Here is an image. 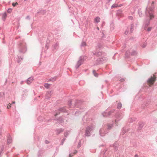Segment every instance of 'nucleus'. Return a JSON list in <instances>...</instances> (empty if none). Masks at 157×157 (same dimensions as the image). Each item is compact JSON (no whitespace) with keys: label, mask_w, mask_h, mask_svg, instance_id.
I'll return each instance as SVG.
<instances>
[{"label":"nucleus","mask_w":157,"mask_h":157,"mask_svg":"<svg viewBox=\"0 0 157 157\" xmlns=\"http://www.w3.org/2000/svg\"><path fill=\"white\" fill-rule=\"evenodd\" d=\"M113 123L112 124H107V129L108 130H110L113 127Z\"/></svg>","instance_id":"obj_18"},{"label":"nucleus","mask_w":157,"mask_h":157,"mask_svg":"<svg viewBox=\"0 0 157 157\" xmlns=\"http://www.w3.org/2000/svg\"><path fill=\"white\" fill-rule=\"evenodd\" d=\"M2 131V129L1 128H0V136L1 135V133Z\"/></svg>","instance_id":"obj_53"},{"label":"nucleus","mask_w":157,"mask_h":157,"mask_svg":"<svg viewBox=\"0 0 157 157\" xmlns=\"http://www.w3.org/2000/svg\"><path fill=\"white\" fill-rule=\"evenodd\" d=\"M101 47L102 45L101 44H98L96 47V49H98V48H101Z\"/></svg>","instance_id":"obj_30"},{"label":"nucleus","mask_w":157,"mask_h":157,"mask_svg":"<svg viewBox=\"0 0 157 157\" xmlns=\"http://www.w3.org/2000/svg\"><path fill=\"white\" fill-rule=\"evenodd\" d=\"M46 13V11L45 10H44L42 9H41L40 10V11L38 12L37 13V14H38L39 13H40L41 14L44 15Z\"/></svg>","instance_id":"obj_17"},{"label":"nucleus","mask_w":157,"mask_h":157,"mask_svg":"<svg viewBox=\"0 0 157 157\" xmlns=\"http://www.w3.org/2000/svg\"><path fill=\"white\" fill-rule=\"evenodd\" d=\"M69 131H66V132H65L64 133V136L67 137V136H68L69 133Z\"/></svg>","instance_id":"obj_32"},{"label":"nucleus","mask_w":157,"mask_h":157,"mask_svg":"<svg viewBox=\"0 0 157 157\" xmlns=\"http://www.w3.org/2000/svg\"><path fill=\"white\" fill-rule=\"evenodd\" d=\"M17 4V2H16L15 3H12V5L13 6H15Z\"/></svg>","instance_id":"obj_45"},{"label":"nucleus","mask_w":157,"mask_h":157,"mask_svg":"<svg viewBox=\"0 0 157 157\" xmlns=\"http://www.w3.org/2000/svg\"><path fill=\"white\" fill-rule=\"evenodd\" d=\"M107 133V131H105V129L104 128H102L100 130L99 133L101 136H104Z\"/></svg>","instance_id":"obj_11"},{"label":"nucleus","mask_w":157,"mask_h":157,"mask_svg":"<svg viewBox=\"0 0 157 157\" xmlns=\"http://www.w3.org/2000/svg\"><path fill=\"white\" fill-rule=\"evenodd\" d=\"M106 58L105 57L99 58L97 59V61L98 64H99L106 61Z\"/></svg>","instance_id":"obj_9"},{"label":"nucleus","mask_w":157,"mask_h":157,"mask_svg":"<svg viewBox=\"0 0 157 157\" xmlns=\"http://www.w3.org/2000/svg\"><path fill=\"white\" fill-rule=\"evenodd\" d=\"M116 119L115 120V124H117V122L120 121L122 117V115L119 113H117L116 114Z\"/></svg>","instance_id":"obj_8"},{"label":"nucleus","mask_w":157,"mask_h":157,"mask_svg":"<svg viewBox=\"0 0 157 157\" xmlns=\"http://www.w3.org/2000/svg\"><path fill=\"white\" fill-rule=\"evenodd\" d=\"M72 100H69L68 101V105L69 106L71 107L72 104Z\"/></svg>","instance_id":"obj_36"},{"label":"nucleus","mask_w":157,"mask_h":157,"mask_svg":"<svg viewBox=\"0 0 157 157\" xmlns=\"http://www.w3.org/2000/svg\"><path fill=\"white\" fill-rule=\"evenodd\" d=\"M154 2H152L151 4V7L146 9L145 14L147 17L146 19L144 21L145 27H147L149 24L150 20L154 18V16L153 14L152 11L154 8L153 4Z\"/></svg>","instance_id":"obj_1"},{"label":"nucleus","mask_w":157,"mask_h":157,"mask_svg":"<svg viewBox=\"0 0 157 157\" xmlns=\"http://www.w3.org/2000/svg\"><path fill=\"white\" fill-rule=\"evenodd\" d=\"M156 80V77L154 75L153 76H151L150 78H149L147 81L146 84L145 85L147 87H151L153 85L154 83L155 82Z\"/></svg>","instance_id":"obj_4"},{"label":"nucleus","mask_w":157,"mask_h":157,"mask_svg":"<svg viewBox=\"0 0 157 157\" xmlns=\"http://www.w3.org/2000/svg\"><path fill=\"white\" fill-rule=\"evenodd\" d=\"M51 85V84H50L45 83L44 84V86L46 88H48L50 87Z\"/></svg>","instance_id":"obj_26"},{"label":"nucleus","mask_w":157,"mask_h":157,"mask_svg":"<svg viewBox=\"0 0 157 157\" xmlns=\"http://www.w3.org/2000/svg\"><path fill=\"white\" fill-rule=\"evenodd\" d=\"M15 103V101H13V104H14V103Z\"/></svg>","instance_id":"obj_62"},{"label":"nucleus","mask_w":157,"mask_h":157,"mask_svg":"<svg viewBox=\"0 0 157 157\" xmlns=\"http://www.w3.org/2000/svg\"><path fill=\"white\" fill-rule=\"evenodd\" d=\"M147 45V44L146 43H144V44H143V45H142V47L143 48H144L146 47V46Z\"/></svg>","instance_id":"obj_43"},{"label":"nucleus","mask_w":157,"mask_h":157,"mask_svg":"<svg viewBox=\"0 0 157 157\" xmlns=\"http://www.w3.org/2000/svg\"><path fill=\"white\" fill-rule=\"evenodd\" d=\"M86 117V115L84 116H83V117L82 119V120L84 122H85V117Z\"/></svg>","instance_id":"obj_47"},{"label":"nucleus","mask_w":157,"mask_h":157,"mask_svg":"<svg viewBox=\"0 0 157 157\" xmlns=\"http://www.w3.org/2000/svg\"><path fill=\"white\" fill-rule=\"evenodd\" d=\"M138 14L140 17H141L142 15V11L140 10H139L138 11Z\"/></svg>","instance_id":"obj_35"},{"label":"nucleus","mask_w":157,"mask_h":157,"mask_svg":"<svg viewBox=\"0 0 157 157\" xmlns=\"http://www.w3.org/2000/svg\"><path fill=\"white\" fill-rule=\"evenodd\" d=\"M137 54V53L135 51H133L132 52L130 53V55L132 56H135Z\"/></svg>","instance_id":"obj_28"},{"label":"nucleus","mask_w":157,"mask_h":157,"mask_svg":"<svg viewBox=\"0 0 157 157\" xmlns=\"http://www.w3.org/2000/svg\"><path fill=\"white\" fill-rule=\"evenodd\" d=\"M52 80H53V81H54L56 80V77H55L53 78H51Z\"/></svg>","instance_id":"obj_46"},{"label":"nucleus","mask_w":157,"mask_h":157,"mask_svg":"<svg viewBox=\"0 0 157 157\" xmlns=\"http://www.w3.org/2000/svg\"><path fill=\"white\" fill-rule=\"evenodd\" d=\"M122 106V104L120 102H119L117 105V108L118 109H121Z\"/></svg>","instance_id":"obj_23"},{"label":"nucleus","mask_w":157,"mask_h":157,"mask_svg":"<svg viewBox=\"0 0 157 157\" xmlns=\"http://www.w3.org/2000/svg\"><path fill=\"white\" fill-rule=\"evenodd\" d=\"M82 102V101L81 100H76L75 103V106H76L77 105L78 103H80Z\"/></svg>","instance_id":"obj_29"},{"label":"nucleus","mask_w":157,"mask_h":157,"mask_svg":"<svg viewBox=\"0 0 157 157\" xmlns=\"http://www.w3.org/2000/svg\"><path fill=\"white\" fill-rule=\"evenodd\" d=\"M17 48L19 52L21 54L25 53L27 51L26 43L24 41H20L17 44Z\"/></svg>","instance_id":"obj_2"},{"label":"nucleus","mask_w":157,"mask_h":157,"mask_svg":"<svg viewBox=\"0 0 157 157\" xmlns=\"http://www.w3.org/2000/svg\"><path fill=\"white\" fill-rule=\"evenodd\" d=\"M128 33V31H125V33H125V34L126 35H127V34Z\"/></svg>","instance_id":"obj_58"},{"label":"nucleus","mask_w":157,"mask_h":157,"mask_svg":"<svg viewBox=\"0 0 157 157\" xmlns=\"http://www.w3.org/2000/svg\"><path fill=\"white\" fill-rule=\"evenodd\" d=\"M135 157H138V156L137 154L135 155Z\"/></svg>","instance_id":"obj_61"},{"label":"nucleus","mask_w":157,"mask_h":157,"mask_svg":"<svg viewBox=\"0 0 157 157\" xmlns=\"http://www.w3.org/2000/svg\"><path fill=\"white\" fill-rule=\"evenodd\" d=\"M134 25L133 24H132L131 26V30H130V32L131 33H132L133 31V30L132 29H133L134 27Z\"/></svg>","instance_id":"obj_38"},{"label":"nucleus","mask_w":157,"mask_h":157,"mask_svg":"<svg viewBox=\"0 0 157 157\" xmlns=\"http://www.w3.org/2000/svg\"><path fill=\"white\" fill-rule=\"evenodd\" d=\"M54 120L57 121L59 123H62L64 121V120L62 117H60L58 119H54Z\"/></svg>","instance_id":"obj_16"},{"label":"nucleus","mask_w":157,"mask_h":157,"mask_svg":"<svg viewBox=\"0 0 157 157\" xmlns=\"http://www.w3.org/2000/svg\"><path fill=\"white\" fill-rule=\"evenodd\" d=\"M11 104L10 103L8 104L7 106V109H9L11 107Z\"/></svg>","instance_id":"obj_42"},{"label":"nucleus","mask_w":157,"mask_h":157,"mask_svg":"<svg viewBox=\"0 0 157 157\" xmlns=\"http://www.w3.org/2000/svg\"><path fill=\"white\" fill-rule=\"evenodd\" d=\"M12 11V9H11V8H9L7 10V12L8 13H11V12Z\"/></svg>","instance_id":"obj_41"},{"label":"nucleus","mask_w":157,"mask_h":157,"mask_svg":"<svg viewBox=\"0 0 157 157\" xmlns=\"http://www.w3.org/2000/svg\"><path fill=\"white\" fill-rule=\"evenodd\" d=\"M48 81H52L53 82V80H52V78H50L48 80Z\"/></svg>","instance_id":"obj_55"},{"label":"nucleus","mask_w":157,"mask_h":157,"mask_svg":"<svg viewBox=\"0 0 157 157\" xmlns=\"http://www.w3.org/2000/svg\"><path fill=\"white\" fill-rule=\"evenodd\" d=\"M135 121V120H132V119L131 118L130 119V122H132L133 121Z\"/></svg>","instance_id":"obj_56"},{"label":"nucleus","mask_w":157,"mask_h":157,"mask_svg":"<svg viewBox=\"0 0 157 157\" xmlns=\"http://www.w3.org/2000/svg\"><path fill=\"white\" fill-rule=\"evenodd\" d=\"M130 52L129 51H127L125 53V57L127 58H129V56L130 55Z\"/></svg>","instance_id":"obj_24"},{"label":"nucleus","mask_w":157,"mask_h":157,"mask_svg":"<svg viewBox=\"0 0 157 157\" xmlns=\"http://www.w3.org/2000/svg\"><path fill=\"white\" fill-rule=\"evenodd\" d=\"M93 73L95 77H98V74L96 72V71L95 70L93 71Z\"/></svg>","instance_id":"obj_27"},{"label":"nucleus","mask_w":157,"mask_h":157,"mask_svg":"<svg viewBox=\"0 0 157 157\" xmlns=\"http://www.w3.org/2000/svg\"><path fill=\"white\" fill-rule=\"evenodd\" d=\"M64 129H63L60 128H58L56 129V130L55 132H56V133L57 135H58L60 133H61L62 132H63Z\"/></svg>","instance_id":"obj_13"},{"label":"nucleus","mask_w":157,"mask_h":157,"mask_svg":"<svg viewBox=\"0 0 157 157\" xmlns=\"http://www.w3.org/2000/svg\"><path fill=\"white\" fill-rule=\"evenodd\" d=\"M93 54L94 55L96 56H104L105 54L101 52H95V53L93 52Z\"/></svg>","instance_id":"obj_10"},{"label":"nucleus","mask_w":157,"mask_h":157,"mask_svg":"<svg viewBox=\"0 0 157 157\" xmlns=\"http://www.w3.org/2000/svg\"><path fill=\"white\" fill-rule=\"evenodd\" d=\"M73 153H71L69 155V157H72L73 155Z\"/></svg>","instance_id":"obj_49"},{"label":"nucleus","mask_w":157,"mask_h":157,"mask_svg":"<svg viewBox=\"0 0 157 157\" xmlns=\"http://www.w3.org/2000/svg\"><path fill=\"white\" fill-rule=\"evenodd\" d=\"M114 109H113L108 112H105L102 113V115L104 117H109L110 116L112 113H114Z\"/></svg>","instance_id":"obj_7"},{"label":"nucleus","mask_w":157,"mask_h":157,"mask_svg":"<svg viewBox=\"0 0 157 157\" xmlns=\"http://www.w3.org/2000/svg\"><path fill=\"white\" fill-rule=\"evenodd\" d=\"M122 12L121 10H119L118 11V13H120Z\"/></svg>","instance_id":"obj_59"},{"label":"nucleus","mask_w":157,"mask_h":157,"mask_svg":"<svg viewBox=\"0 0 157 157\" xmlns=\"http://www.w3.org/2000/svg\"><path fill=\"white\" fill-rule=\"evenodd\" d=\"M23 59V58L21 56H18L17 58V62L19 63Z\"/></svg>","instance_id":"obj_22"},{"label":"nucleus","mask_w":157,"mask_h":157,"mask_svg":"<svg viewBox=\"0 0 157 157\" xmlns=\"http://www.w3.org/2000/svg\"><path fill=\"white\" fill-rule=\"evenodd\" d=\"M66 140V139L65 138H64L63 139H62V140L61 143V145H63L64 142Z\"/></svg>","instance_id":"obj_39"},{"label":"nucleus","mask_w":157,"mask_h":157,"mask_svg":"<svg viewBox=\"0 0 157 157\" xmlns=\"http://www.w3.org/2000/svg\"><path fill=\"white\" fill-rule=\"evenodd\" d=\"M156 142H157V138H156Z\"/></svg>","instance_id":"obj_64"},{"label":"nucleus","mask_w":157,"mask_h":157,"mask_svg":"<svg viewBox=\"0 0 157 157\" xmlns=\"http://www.w3.org/2000/svg\"><path fill=\"white\" fill-rule=\"evenodd\" d=\"M59 43H56L53 45V48L54 49H57L59 46Z\"/></svg>","instance_id":"obj_25"},{"label":"nucleus","mask_w":157,"mask_h":157,"mask_svg":"<svg viewBox=\"0 0 157 157\" xmlns=\"http://www.w3.org/2000/svg\"><path fill=\"white\" fill-rule=\"evenodd\" d=\"M52 92L51 91H48L46 94V99H48L50 98V96H51L52 94Z\"/></svg>","instance_id":"obj_15"},{"label":"nucleus","mask_w":157,"mask_h":157,"mask_svg":"<svg viewBox=\"0 0 157 157\" xmlns=\"http://www.w3.org/2000/svg\"><path fill=\"white\" fill-rule=\"evenodd\" d=\"M33 80V77H30L28 78L26 80V82L28 84L31 83Z\"/></svg>","instance_id":"obj_12"},{"label":"nucleus","mask_w":157,"mask_h":157,"mask_svg":"<svg viewBox=\"0 0 157 157\" xmlns=\"http://www.w3.org/2000/svg\"><path fill=\"white\" fill-rule=\"evenodd\" d=\"M151 27H149L147 29V31H150L151 30Z\"/></svg>","instance_id":"obj_48"},{"label":"nucleus","mask_w":157,"mask_h":157,"mask_svg":"<svg viewBox=\"0 0 157 157\" xmlns=\"http://www.w3.org/2000/svg\"><path fill=\"white\" fill-rule=\"evenodd\" d=\"M67 112V110L65 109L64 108H61L59 109L56 110L55 111V116H56L59 114L61 112Z\"/></svg>","instance_id":"obj_5"},{"label":"nucleus","mask_w":157,"mask_h":157,"mask_svg":"<svg viewBox=\"0 0 157 157\" xmlns=\"http://www.w3.org/2000/svg\"><path fill=\"white\" fill-rule=\"evenodd\" d=\"M128 18L129 19H130L131 20H132V19H133V17L132 16H129L128 17Z\"/></svg>","instance_id":"obj_44"},{"label":"nucleus","mask_w":157,"mask_h":157,"mask_svg":"<svg viewBox=\"0 0 157 157\" xmlns=\"http://www.w3.org/2000/svg\"><path fill=\"white\" fill-rule=\"evenodd\" d=\"M128 130H127V129H126V128L124 127L122 130L121 134H122V135H123Z\"/></svg>","instance_id":"obj_20"},{"label":"nucleus","mask_w":157,"mask_h":157,"mask_svg":"<svg viewBox=\"0 0 157 157\" xmlns=\"http://www.w3.org/2000/svg\"><path fill=\"white\" fill-rule=\"evenodd\" d=\"M4 95L3 93L0 92V98L2 97Z\"/></svg>","instance_id":"obj_40"},{"label":"nucleus","mask_w":157,"mask_h":157,"mask_svg":"<svg viewBox=\"0 0 157 157\" xmlns=\"http://www.w3.org/2000/svg\"><path fill=\"white\" fill-rule=\"evenodd\" d=\"M120 81L121 82H123L124 81V78H121V79Z\"/></svg>","instance_id":"obj_52"},{"label":"nucleus","mask_w":157,"mask_h":157,"mask_svg":"<svg viewBox=\"0 0 157 157\" xmlns=\"http://www.w3.org/2000/svg\"><path fill=\"white\" fill-rule=\"evenodd\" d=\"M6 16H7V15H6V13H4L3 14L2 19L4 20V19H5V18L6 17Z\"/></svg>","instance_id":"obj_34"},{"label":"nucleus","mask_w":157,"mask_h":157,"mask_svg":"<svg viewBox=\"0 0 157 157\" xmlns=\"http://www.w3.org/2000/svg\"><path fill=\"white\" fill-rule=\"evenodd\" d=\"M86 45V43L85 42H82L81 45V47H84Z\"/></svg>","instance_id":"obj_33"},{"label":"nucleus","mask_w":157,"mask_h":157,"mask_svg":"<svg viewBox=\"0 0 157 157\" xmlns=\"http://www.w3.org/2000/svg\"><path fill=\"white\" fill-rule=\"evenodd\" d=\"M26 19H29V20L30 19V17H29V16H27L26 17Z\"/></svg>","instance_id":"obj_54"},{"label":"nucleus","mask_w":157,"mask_h":157,"mask_svg":"<svg viewBox=\"0 0 157 157\" xmlns=\"http://www.w3.org/2000/svg\"><path fill=\"white\" fill-rule=\"evenodd\" d=\"M94 22L98 23L100 21V18L98 17H96L94 19Z\"/></svg>","instance_id":"obj_21"},{"label":"nucleus","mask_w":157,"mask_h":157,"mask_svg":"<svg viewBox=\"0 0 157 157\" xmlns=\"http://www.w3.org/2000/svg\"><path fill=\"white\" fill-rule=\"evenodd\" d=\"M80 142H79V143H78V147H80L81 146V145H80Z\"/></svg>","instance_id":"obj_60"},{"label":"nucleus","mask_w":157,"mask_h":157,"mask_svg":"<svg viewBox=\"0 0 157 157\" xmlns=\"http://www.w3.org/2000/svg\"><path fill=\"white\" fill-rule=\"evenodd\" d=\"M12 142L11 137L10 136H9L8 137L7 140V142L8 144H9L11 143Z\"/></svg>","instance_id":"obj_19"},{"label":"nucleus","mask_w":157,"mask_h":157,"mask_svg":"<svg viewBox=\"0 0 157 157\" xmlns=\"http://www.w3.org/2000/svg\"><path fill=\"white\" fill-rule=\"evenodd\" d=\"M139 127L138 128L139 129H141L144 126V124L142 122H139Z\"/></svg>","instance_id":"obj_14"},{"label":"nucleus","mask_w":157,"mask_h":157,"mask_svg":"<svg viewBox=\"0 0 157 157\" xmlns=\"http://www.w3.org/2000/svg\"><path fill=\"white\" fill-rule=\"evenodd\" d=\"M77 150H75L74 151V153H73V154H76L77 153Z\"/></svg>","instance_id":"obj_51"},{"label":"nucleus","mask_w":157,"mask_h":157,"mask_svg":"<svg viewBox=\"0 0 157 157\" xmlns=\"http://www.w3.org/2000/svg\"><path fill=\"white\" fill-rule=\"evenodd\" d=\"M118 7V5L117 4H113L111 6V8L113 9L114 8Z\"/></svg>","instance_id":"obj_31"},{"label":"nucleus","mask_w":157,"mask_h":157,"mask_svg":"<svg viewBox=\"0 0 157 157\" xmlns=\"http://www.w3.org/2000/svg\"><path fill=\"white\" fill-rule=\"evenodd\" d=\"M84 61V59L83 57L80 56L79 58V60L78 61L77 63L75 66L76 68L77 69L82 64Z\"/></svg>","instance_id":"obj_6"},{"label":"nucleus","mask_w":157,"mask_h":157,"mask_svg":"<svg viewBox=\"0 0 157 157\" xmlns=\"http://www.w3.org/2000/svg\"><path fill=\"white\" fill-rule=\"evenodd\" d=\"M150 102V101H148V103H146V104H144V107L145 106H147L148 105V104H149L148 102Z\"/></svg>","instance_id":"obj_50"},{"label":"nucleus","mask_w":157,"mask_h":157,"mask_svg":"<svg viewBox=\"0 0 157 157\" xmlns=\"http://www.w3.org/2000/svg\"><path fill=\"white\" fill-rule=\"evenodd\" d=\"M113 146L114 147V149H115L116 150H117V149H118V147L117 146H116V144H114L113 145Z\"/></svg>","instance_id":"obj_37"},{"label":"nucleus","mask_w":157,"mask_h":157,"mask_svg":"<svg viewBox=\"0 0 157 157\" xmlns=\"http://www.w3.org/2000/svg\"><path fill=\"white\" fill-rule=\"evenodd\" d=\"M95 128V126L93 124L87 126L85 130L84 134L85 136L86 137L90 136Z\"/></svg>","instance_id":"obj_3"},{"label":"nucleus","mask_w":157,"mask_h":157,"mask_svg":"<svg viewBox=\"0 0 157 157\" xmlns=\"http://www.w3.org/2000/svg\"><path fill=\"white\" fill-rule=\"evenodd\" d=\"M23 82V81H21V84H22V83Z\"/></svg>","instance_id":"obj_63"},{"label":"nucleus","mask_w":157,"mask_h":157,"mask_svg":"<svg viewBox=\"0 0 157 157\" xmlns=\"http://www.w3.org/2000/svg\"><path fill=\"white\" fill-rule=\"evenodd\" d=\"M45 142L46 144L49 143V141L47 140H46L45 141Z\"/></svg>","instance_id":"obj_57"}]
</instances>
